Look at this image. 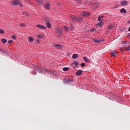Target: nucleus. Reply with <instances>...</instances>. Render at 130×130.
<instances>
[{"instance_id": "1", "label": "nucleus", "mask_w": 130, "mask_h": 130, "mask_svg": "<svg viewBox=\"0 0 130 130\" xmlns=\"http://www.w3.org/2000/svg\"><path fill=\"white\" fill-rule=\"evenodd\" d=\"M11 6H17V5H18V6H20L21 8L23 7V5H22V3H21V1L20 0H13L11 1Z\"/></svg>"}, {"instance_id": "2", "label": "nucleus", "mask_w": 130, "mask_h": 130, "mask_svg": "<svg viewBox=\"0 0 130 130\" xmlns=\"http://www.w3.org/2000/svg\"><path fill=\"white\" fill-rule=\"evenodd\" d=\"M71 18L72 19L74 22H79V23H81V22L82 21V18L79 16H75V15H72Z\"/></svg>"}, {"instance_id": "3", "label": "nucleus", "mask_w": 130, "mask_h": 130, "mask_svg": "<svg viewBox=\"0 0 130 130\" xmlns=\"http://www.w3.org/2000/svg\"><path fill=\"white\" fill-rule=\"evenodd\" d=\"M72 79H69V78H66L64 80L63 83L64 84H71V83H72Z\"/></svg>"}, {"instance_id": "4", "label": "nucleus", "mask_w": 130, "mask_h": 130, "mask_svg": "<svg viewBox=\"0 0 130 130\" xmlns=\"http://www.w3.org/2000/svg\"><path fill=\"white\" fill-rule=\"evenodd\" d=\"M55 33L61 34V33H62V30H61V29L59 28H55Z\"/></svg>"}, {"instance_id": "5", "label": "nucleus", "mask_w": 130, "mask_h": 130, "mask_svg": "<svg viewBox=\"0 0 130 130\" xmlns=\"http://www.w3.org/2000/svg\"><path fill=\"white\" fill-rule=\"evenodd\" d=\"M44 20L47 22L46 25L48 28H51V24L48 21L47 19H45Z\"/></svg>"}, {"instance_id": "6", "label": "nucleus", "mask_w": 130, "mask_h": 130, "mask_svg": "<svg viewBox=\"0 0 130 130\" xmlns=\"http://www.w3.org/2000/svg\"><path fill=\"white\" fill-rule=\"evenodd\" d=\"M91 5L94 7V8H98L99 7V5H98V3L96 2H93L92 3Z\"/></svg>"}, {"instance_id": "7", "label": "nucleus", "mask_w": 130, "mask_h": 130, "mask_svg": "<svg viewBox=\"0 0 130 130\" xmlns=\"http://www.w3.org/2000/svg\"><path fill=\"white\" fill-rule=\"evenodd\" d=\"M37 27H38V28H39V29H46V26L40 25V24H38L36 25Z\"/></svg>"}, {"instance_id": "8", "label": "nucleus", "mask_w": 130, "mask_h": 130, "mask_svg": "<svg viewBox=\"0 0 130 130\" xmlns=\"http://www.w3.org/2000/svg\"><path fill=\"white\" fill-rule=\"evenodd\" d=\"M121 6H125L127 5L128 2L126 1L123 0L120 2Z\"/></svg>"}, {"instance_id": "9", "label": "nucleus", "mask_w": 130, "mask_h": 130, "mask_svg": "<svg viewBox=\"0 0 130 130\" xmlns=\"http://www.w3.org/2000/svg\"><path fill=\"white\" fill-rule=\"evenodd\" d=\"M83 74V71L82 70H78L77 72L76 73V76H81Z\"/></svg>"}, {"instance_id": "10", "label": "nucleus", "mask_w": 130, "mask_h": 130, "mask_svg": "<svg viewBox=\"0 0 130 130\" xmlns=\"http://www.w3.org/2000/svg\"><path fill=\"white\" fill-rule=\"evenodd\" d=\"M82 16L83 17H89V16H90V13H88V12H83L82 13Z\"/></svg>"}, {"instance_id": "11", "label": "nucleus", "mask_w": 130, "mask_h": 130, "mask_svg": "<svg viewBox=\"0 0 130 130\" xmlns=\"http://www.w3.org/2000/svg\"><path fill=\"white\" fill-rule=\"evenodd\" d=\"M111 55L112 57V56H114V57L116 56V55H117V53L116 52V51L111 52Z\"/></svg>"}, {"instance_id": "12", "label": "nucleus", "mask_w": 130, "mask_h": 130, "mask_svg": "<svg viewBox=\"0 0 130 130\" xmlns=\"http://www.w3.org/2000/svg\"><path fill=\"white\" fill-rule=\"evenodd\" d=\"M50 6V5H49V3H47L45 5V9H46V10H49Z\"/></svg>"}, {"instance_id": "13", "label": "nucleus", "mask_w": 130, "mask_h": 130, "mask_svg": "<svg viewBox=\"0 0 130 130\" xmlns=\"http://www.w3.org/2000/svg\"><path fill=\"white\" fill-rule=\"evenodd\" d=\"M120 13H124V14H126V10L124 8H122L120 11Z\"/></svg>"}, {"instance_id": "14", "label": "nucleus", "mask_w": 130, "mask_h": 130, "mask_svg": "<svg viewBox=\"0 0 130 130\" xmlns=\"http://www.w3.org/2000/svg\"><path fill=\"white\" fill-rule=\"evenodd\" d=\"M79 55L78 54H74L72 56V58H78Z\"/></svg>"}, {"instance_id": "15", "label": "nucleus", "mask_w": 130, "mask_h": 130, "mask_svg": "<svg viewBox=\"0 0 130 130\" xmlns=\"http://www.w3.org/2000/svg\"><path fill=\"white\" fill-rule=\"evenodd\" d=\"M34 40V39L32 37H29L28 41L29 42H33Z\"/></svg>"}, {"instance_id": "16", "label": "nucleus", "mask_w": 130, "mask_h": 130, "mask_svg": "<svg viewBox=\"0 0 130 130\" xmlns=\"http://www.w3.org/2000/svg\"><path fill=\"white\" fill-rule=\"evenodd\" d=\"M103 25V21H100V22L98 24V26L101 27Z\"/></svg>"}, {"instance_id": "17", "label": "nucleus", "mask_w": 130, "mask_h": 130, "mask_svg": "<svg viewBox=\"0 0 130 130\" xmlns=\"http://www.w3.org/2000/svg\"><path fill=\"white\" fill-rule=\"evenodd\" d=\"M112 28H113V25L111 24H110L108 27V29H109V30H111Z\"/></svg>"}, {"instance_id": "18", "label": "nucleus", "mask_w": 130, "mask_h": 130, "mask_svg": "<svg viewBox=\"0 0 130 130\" xmlns=\"http://www.w3.org/2000/svg\"><path fill=\"white\" fill-rule=\"evenodd\" d=\"M7 39H2V43H4V44H5V43H7Z\"/></svg>"}, {"instance_id": "19", "label": "nucleus", "mask_w": 130, "mask_h": 130, "mask_svg": "<svg viewBox=\"0 0 130 130\" xmlns=\"http://www.w3.org/2000/svg\"><path fill=\"white\" fill-rule=\"evenodd\" d=\"M101 41H102V40H94V42H95V43H99L100 42H101Z\"/></svg>"}, {"instance_id": "20", "label": "nucleus", "mask_w": 130, "mask_h": 130, "mask_svg": "<svg viewBox=\"0 0 130 130\" xmlns=\"http://www.w3.org/2000/svg\"><path fill=\"white\" fill-rule=\"evenodd\" d=\"M83 59L84 60H85V61H86V62H87L88 63H89V62H90V61H89L88 60V59H87V58H86V57H83Z\"/></svg>"}, {"instance_id": "21", "label": "nucleus", "mask_w": 130, "mask_h": 130, "mask_svg": "<svg viewBox=\"0 0 130 130\" xmlns=\"http://www.w3.org/2000/svg\"><path fill=\"white\" fill-rule=\"evenodd\" d=\"M125 50L127 51H129L130 50V45H129L128 47L125 48Z\"/></svg>"}, {"instance_id": "22", "label": "nucleus", "mask_w": 130, "mask_h": 130, "mask_svg": "<svg viewBox=\"0 0 130 130\" xmlns=\"http://www.w3.org/2000/svg\"><path fill=\"white\" fill-rule=\"evenodd\" d=\"M73 64H74L76 67H78L79 63L77 61H74L73 62Z\"/></svg>"}, {"instance_id": "23", "label": "nucleus", "mask_w": 130, "mask_h": 130, "mask_svg": "<svg viewBox=\"0 0 130 130\" xmlns=\"http://www.w3.org/2000/svg\"><path fill=\"white\" fill-rule=\"evenodd\" d=\"M103 19L101 18L100 17H99V18H98V21H99V22H103Z\"/></svg>"}, {"instance_id": "24", "label": "nucleus", "mask_w": 130, "mask_h": 130, "mask_svg": "<svg viewBox=\"0 0 130 130\" xmlns=\"http://www.w3.org/2000/svg\"><path fill=\"white\" fill-rule=\"evenodd\" d=\"M0 33L1 34H5V31L4 30V29H0Z\"/></svg>"}, {"instance_id": "25", "label": "nucleus", "mask_w": 130, "mask_h": 130, "mask_svg": "<svg viewBox=\"0 0 130 130\" xmlns=\"http://www.w3.org/2000/svg\"><path fill=\"white\" fill-rule=\"evenodd\" d=\"M63 71H69V68H67V67L64 68L63 69Z\"/></svg>"}, {"instance_id": "26", "label": "nucleus", "mask_w": 130, "mask_h": 130, "mask_svg": "<svg viewBox=\"0 0 130 130\" xmlns=\"http://www.w3.org/2000/svg\"><path fill=\"white\" fill-rule=\"evenodd\" d=\"M37 37L41 39L43 38V36L42 35H38Z\"/></svg>"}, {"instance_id": "27", "label": "nucleus", "mask_w": 130, "mask_h": 130, "mask_svg": "<svg viewBox=\"0 0 130 130\" xmlns=\"http://www.w3.org/2000/svg\"><path fill=\"white\" fill-rule=\"evenodd\" d=\"M54 46H56L57 47H58L59 48H61V46L60 45H55Z\"/></svg>"}, {"instance_id": "28", "label": "nucleus", "mask_w": 130, "mask_h": 130, "mask_svg": "<svg viewBox=\"0 0 130 130\" xmlns=\"http://www.w3.org/2000/svg\"><path fill=\"white\" fill-rule=\"evenodd\" d=\"M64 29L66 30V31H69V27H68V26H64Z\"/></svg>"}, {"instance_id": "29", "label": "nucleus", "mask_w": 130, "mask_h": 130, "mask_svg": "<svg viewBox=\"0 0 130 130\" xmlns=\"http://www.w3.org/2000/svg\"><path fill=\"white\" fill-rule=\"evenodd\" d=\"M45 71H42L41 73H46V72L49 73V71L47 70V69H45Z\"/></svg>"}, {"instance_id": "30", "label": "nucleus", "mask_w": 130, "mask_h": 130, "mask_svg": "<svg viewBox=\"0 0 130 130\" xmlns=\"http://www.w3.org/2000/svg\"><path fill=\"white\" fill-rule=\"evenodd\" d=\"M20 26H21V27H25L26 25H25V24H24V23H21V24H20Z\"/></svg>"}, {"instance_id": "31", "label": "nucleus", "mask_w": 130, "mask_h": 130, "mask_svg": "<svg viewBox=\"0 0 130 130\" xmlns=\"http://www.w3.org/2000/svg\"><path fill=\"white\" fill-rule=\"evenodd\" d=\"M95 30H96V28H92L90 30V31L92 32V33H93V32H94Z\"/></svg>"}, {"instance_id": "32", "label": "nucleus", "mask_w": 130, "mask_h": 130, "mask_svg": "<svg viewBox=\"0 0 130 130\" xmlns=\"http://www.w3.org/2000/svg\"><path fill=\"white\" fill-rule=\"evenodd\" d=\"M120 50L121 51V52H123V53H124V51H123V48H121L120 49Z\"/></svg>"}, {"instance_id": "33", "label": "nucleus", "mask_w": 130, "mask_h": 130, "mask_svg": "<svg viewBox=\"0 0 130 130\" xmlns=\"http://www.w3.org/2000/svg\"><path fill=\"white\" fill-rule=\"evenodd\" d=\"M81 66L82 67V68H84V67H85V63H82L81 64Z\"/></svg>"}, {"instance_id": "34", "label": "nucleus", "mask_w": 130, "mask_h": 130, "mask_svg": "<svg viewBox=\"0 0 130 130\" xmlns=\"http://www.w3.org/2000/svg\"><path fill=\"white\" fill-rule=\"evenodd\" d=\"M11 37H12V39H14V40L16 39V36H12Z\"/></svg>"}, {"instance_id": "35", "label": "nucleus", "mask_w": 130, "mask_h": 130, "mask_svg": "<svg viewBox=\"0 0 130 130\" xmlns=\"http://www.w3.org/2000/svg\"><path fill=\"white\" fill-rule=\"evenodd\" d=\"M13 42V40H10V41H8V43H12Z\"/></svg>"}, {"instance_id": "36", "label": "nucleus", "mask_w": 130, "mask_h": 130, "mask_svg": "<svg viewBox=\"0 0 130 130\" xmlns=\"http://www.w3.org/2000/svg\"><path fill=\"white\" fill-rule=\"evenodd\" d=\"M23 15H25V16H28V14L26 13L25 12L23 13Z\"/></svg>"}, {"instance_id": "37", "label": "nucleus", "mask_w": 130, "mask_h": 130, "mask_svg": "<svg viewBox=\"0 0 130 130\" xmlns=\"http://www.w3.org/2000/svg\"><path fill=\"white\" fill-rule=\"evenodd\" d=\"M104 16H103V15H102V16H100V18H104Z\"/></svg>"}, {"instance_id": "38", "label": "nucleus", "mask_w": 130, "mask_h": 130, "mask_svg": "<svg viewBox=\"0 0 130 130\" xmlns=\"http://www.w3.org/2000/svg\"><path fill=\"white\" fill-rule=\"evenodd\" d=\"M128 31H129V32H130V26H129V27L128 28Z\"/></svg>"}, {"instance_id": "39", "label": "nucleus", "mask_w": 130, "mask_h": 130, "mask_svg": "<svg viewBox=\"0 0 130 130\" xmlns=\"http://www.w3.org/2000/svg\"><path fill=\"white\" fill-rule=\"evenodd\" d=\"M128 23L130 24V21H128Z\"/></svg>"}, {"instance_id": "40", "label": "nucleus", "mask_w": 130, "mask_h": 130, "mask_svg": "<svg viewBox=\"0 0 130 130\" xmlns=\"http://www.w3.org/2000/svg\"><path fill=\"white\" fill-rule=\"evenodd\" d=\"M0 51H3V50H2V49H0Z\"/></svg>"}]
</instances>
